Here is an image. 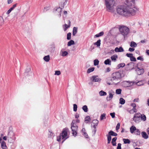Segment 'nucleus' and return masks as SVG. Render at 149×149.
<instances>
[{
	"instance_id": "nucleus-1",
	"label": "nucleus",
	"mask_w": 149,
	"mask_h": 149,
	"mask_svg": "<svg viewBox=\"0 0 149 149\" xmlns=\"http://www.w3.org/2000/svg\"><path fill=\"white\" fill-rule=\"evenodd\" d=\"M125 5L117 6L116 11L117 13L120 15L125 16H130L135 14L136 11L134 8V1L126 0Z\"/></svg>"
},
{
	"instance_id": "nucleus-2",
	"label": "nucleus",
	"mask_w": 149,
	"mask_h": 149,
	"mask_svg": "<svg viewBox=\"0 0 149 149\" xmlns=\"http://www.w3.org/2000/svg\"><path fill=\"white\" fill-rule=\"evenodd\" d=\"M122 77L121 73L119 72H116L112 74L110 80L116 85L120 82Z\"/></svg>"
},
{
	"instance_id": "nucleus-3",
	"label": "nucleus",
	"mask_w": 149,
	"mask_h": 149,
	"mask_svg": "<svg viewBox=\"0 0 149 149\" xmlns=\"http://www.w3.org/2000/svg\"><path fill=\"white\" fill-rule=\"evenodd\" d=\"M67 136V131L65 129H63L62 133H61L59 136H57V141L59 142H60L61 141V139L63 140L62 142V143L68 138V137Z\"/></svg>"
},
{
	"instance_id": "nucleus-4",
	"label": "nucleus",
	"mask_w": 149,
	"mask_h": 149,
	"mask_svg": "<svg viewBox=\"0 0 149 149\" xmlns=\"http://www.w3.org/2000/svg\"><path fill=\"white\" fill-rule=\"evenodd\" d=\"M105 1L107 10L109 11L112 10L113 6L115 3L114 0H105Z\"/></svg>"
},
{
	"instance_id": "nucleus-5",
	"label": "nucleus",
	"mask_w": 149,
	"mask_h": 149,
	"mask_svg": "<svg viewBox=\"0 0 149 149\" xmlns=\"http://www.w3.org/2000/svg\"><path fill=\"white\" fill-rule=\"evenodd\" d=\"M139 83V81L136 83L134 81H123L121 83V85L122 86L125 87H128L132 86L134 83H135L138 86L141 85V84H140Z\"/></svg>"
},
{
	"instance_id": "nucleus-6",
	"label": "nucleus",
	"mask_w": 149,
	"mask_h": 149,
	"mask_svg": "<svg viewBox=\"0 0 149 149\" xmlns=\"http://www.w3.org/2000/svg\"><path fill=\"white\" fill-rule=\"evenodd\" d=\"M71 128L72 131V134L74 136H76L77 131L78 130V127L76 123H75V120H73L71 124Z\"/></svg>"
},
{
	"instance_id": "nucleus-7",
	"label": "nucleus",
	"mask_w": 149,
	"mask_h": 149,
	"mask_svg": "<svg viewBox=\"0 0 149 149\" xmlns=\"http://www.w3.org/2000/svg\"><path fill=\"white\" fill-rule=\"evenodd\" d=\"M119 29L122 34L124 36L127 35L130 31L128 28L124 26H120L119 28Z\"/></svg>"
},
{
	"instance_id": "nucleus-8",
	"label": "nucleus",
	"mask_w": 149,
	"mask_h": 149,
	"mask_svg": "<svg viewBox=\"0 0 149 149\" xmlns=\"http://www.w3.org/2000/svg\"><path fill=\"white\" fill-rule=\"evenodd\" d=\"M8 141L10 143H12L14 142L15 139L14 133L12 132H9L8 135Z\"/></svg>"
},
{
	"instance_id": "nucleus-9",
	"label": "nucleus",
	"mask_w": 149,
	"mask_h": 149,
	"mask_svg": "<svg viewBox=\"0 0 149 149\" xmlns=\"http://www.w3.org/2000/svg\"><path fill=\"white\" fill-rule=\"evenodd\" d=\"M67 1L68 0H64L63 1V6H61V8L59 7L56 9V11L58 12V15L59 17H60L61 16L62 9L64 8V6L66 4Z\"/></svg>"
},
{
	"instance_id": "nucleus-10",
	"label": "nucleus",
	"mask_w": 149,
	"mask_h": 149,
	"mask_svg": "<svg viewBox=\"0 0 149 149\" xmlns=\"http://www.w3.org/2000/svg\"><path fill=\"white\" fill-rule=\"evenodd\" d=\"M139 115H140V113H135L134 114L133 120L136 123H139L140 121L141 116H139Z\"/></svg>"
},
{
	"instance_id": "nucleus-11",
	"label": "nucleus",
	"mask_w": 149,
	"mask_h": 149,
	"mask_svg": "<svg viewBox=\"0 0 149 149\" xmlns=\"http://www.w3.org/2000/svg\"><path fill=\"white\" fill-rule=\"evenodd\" d=\"M134 65V63L133 62H130L128 63L125 67V70L127 71H129L133 69Z\"/></svg>"
},
{
	"instance_id": "nucleus-12",
	"label": "nucleus",
	"mask_w": 149,
	"mask_h": 149,
	"mask_svg": "<svg viewBox=\"0 0 149 149\" xmlns=\"http://www.w3.org/2000/svg\"><path fill=\"white\" fill-rule=\"evenodd\" d=\"M92 81L93 82H100L101 81V79L98 77V76L94 75L92 77Z\"/></svg>"
},
{
	"instance_id": "nucleus-13",
	"label": "nucleus",
	"mask_w": 149,
	"mask_h": 149,
	"mask_svg": "<svg viewBox=\"0 0 149 149\" xmlns=\"http://www.w3.org/2000/svg\"><path fill=\"white\" fill-rule=\"evenodd\" d=\"M136 71L138 75H140L143 74L144 72V70L142 68H140L139 67L137 68Z\"/></svg>"
},
{
	"instance_id": "nucleus-14",
	"label": "nucleus",
	"mask_w": 149,
	"mask_h": 149,
	"mask_svg": "<svg viewBox=\"0 0 149 149\" xmlns=\"http://www.w3.org/2000/svg\"><path fill=\"white\" fill-rule=\"evenodd\" d=\"M114 51L116 52H123L124 50L122 47H120L119 48L118 47H116Z\"/></svg>"
},
{
	"instance_id": "nucleus-15",
	"label": "nucleus",
	"mask_w": 149,
	"mask_h": 149,
	"mask_svg": "<svg viewBox=\"0 0 149 149\" xmlns=\"http://www.w3.org/2000/svg\"><path fill=\"white\" fill-rule=\"evenodd\" d=\"M17 4H14L13 6L11 7L7 11V12L6 13V14H9L13 10L14 8L16 6Z\"/></svg>"
},
{
	"instance_id": "nucleus-16",
	"label": "nucleus",
	"mask_w": 149,
	"mask_h": 149,
	"mask_svg": "<svg viewBox=\"0 0 149 149\" xmlns=\"http://www.w3.org/2000/svg\"><path fill=\"white\" fill-rule=\"evenodd\" d=\"M1 147L2 149H8L6 142L3 141H2L1 142Z\"/></svg>"
},
{
	"instance_id": "nucleus-17",
	"label": "nucleus",
	"mask_w": 149,
	"mask_h": 149,
	"mask_svg": "<svg viewBox=\"0 0 149 149\" xmlns=\"http://www.w3.org/2000/svg\"><path fill=\"white\" fill-rule=\"evenodd\" d=\"M141 134L142 137L145 139H147L148 137V135L145 132H141Z\"/></svg>"
},
{
	"instance_id": "nucleus-18",
	"label": "nucleus",
	"mask_w": 149,
	"mask_h": 149,
	"mask_svg": "<svg viewBox=\"0 0 149 149\" xmlns=\"http://www.w3.org/2000/svg\"><path fill=\"white\" fill-rule=\"evenodd\" d=\"M118 58V56L117 55L115 54L111 57V58L112 61L113 62H116V61L117 59Z\"/></svg>"
},
{
	"instance_id": "nucleus-19",
	"label": "nucleus",
	"mask_w": 149,
	"mask_h": 149,
	"mask_svg": "<svg viewBox=\"0 0 149 149\" xmlns=\"http://www.w3.org/2000/svg\"><path fill=\"white\" fill-rule=\"evenodd\" d=\"M55 134L54 133L51 132V131H49V133L48 134V137L49 138H53L55 136Z\"/></svg>"
},
{
	"instance_id": "nucleus-20",
	"label": "nucleus",
	"mask_w": 149,
	"mask_h": 149,
	"mask_svg": "<svg viewBox=\"0 0 149 149\" xmlns=\"http://www.w3.org/2000/svg\"><path fill=\"white\" fill-rule=\"evenodd\" d=\"M78 27H73L72 31V35L74 36H75L77 32Z\"/></svg>"
},
{
	"instance_id": "nucleus-21",
	"label": "nucleus",
	"mask_w": 149,
	"mask_h": 149,
	"mask_svg": "<svg viewBox=\"0 0 149 149\" xmlns=\"http://www.w3.org/2000/svg\"><path fill=\"white\" fill-rule=\"evenodd\" d=\"M136 129L134 126H132L130 128V132L132 134L134 132Z\"/></svg>"
},
{
	"instance_id": "nucleus-22",
	"label": "nucleus",
	"mask_w": 149,
	"mask_h": 149,
	"mask_svg": "<svg viewBox=\"0 0 149 149\" xmlns=\"http://www.w3.org/2000/svg\"><path fill=\"white\" fill-rule=\"evenodd\" d=\"M117 139V137H115L113 138L112 140L111 143L113 146H116V141Z\"/></svg>"
},
{
	"instance_id": "nucleus-23",
	"label": "nucleus",
	"mask_w": 149,
	"mask_h": 149,
	"mask_svg": "<svg viewBox=\"0 0 149 149\" xmlns=\"http://www.w3.org/2000/svg\"><path fill=\"white\" fill-rule=\"evenodd\" d=\"M108 134H109L111 136H117V134L112 130H110Z\"/></svg>"
},
{
	"instance_id": "nucleus-24",
	"label": "nucleus",
	"mask_w": 149,
	"mask_h": 149,
	"mask_svg": "<svg viewBox=\"0 0 149 149\" xmlns=\"http://www.w3.org/2000/svg\"><path fill=\"white\" fill-rule=\"evenodd\" d=\"M109 96L107 97V100H110L112 99L113 97V94H112L110 92H109Z\"/></svg>"
},
{
	"instance_id": "nucleus-25",
	"label": "nucleus",
	"mask_w": 149,
	"mask_h": 149,
	"mask_svg": "<svg viewBox=\"0 0 149 149\" xmlns=\"http://www.w3.org/2000/svg\"><path fill=\"white\" fill-rule=\"evenodd\" d=\"M101 44V40L99 39L97 41L94 43V45H96L97 47H100Z\"/></svg>"
},
{
	"instance_id": "nucleus-26",
	"label": "nucleus",
	"mask_w": 149,
	"mask_h": 149,
	"mask_svg": "<svg viewBox=\"0 0 149 149\" xmlns=\"http://www.w3.org/2000/svg\"><path fill=\"white\" fill-rule=\"evenodd\" d=\"M104 34V33L103 31H102L99 33L97 34L94 36V38H98L101 36H103Z\"/></svg>"
},
{
	"instance_id": "nucleus-27",
	"label": "nucleus",
	"mask_w": 149,
	"mask_h": 149,
	"mask_svg": "<svg viewBox=\"0 0 149 149\" xmlns=\"http://www.w3.org/2000/svg\"><path fill=\"white\" fill-rule=\"evenodd\" d=\"M104 63L106 65H111V61L109 59H107L104 61Z\"/></svg>"
},
{
	"instance_id": "nucleus-28",
	"label": "nucleus",
	"mask_w": 149,
	"mask_h": 149,
	"mask_svg": "<svg viewBox=\"0 0 149 149\" xmlns=\"http://www.w3.org/2000/svg\"><path fill=\"white\" fill-rule=\"evenodd\" d=\"M91 120L90 117L89 116H87L85 118L84 121L86 123H87L90 121Z\"/></svg>"
},
{
	"instance_id": "nucleus-29",
	"label": "nucleus",
	"mask_w": 149,
	"mask_h": 149,
	"mask_svg": "<svg viewBox=\"0 0 149 149\" xmlns=\"http://www.w3.org/2000/svg\"><path fill=\"white\" fill-rule=\"evenodd\" d=\"M136 43L132 41L131 42L130 46L132 47H135L137 46Z\"/></svg>"
},
{
	"instance_id": "nucleus-30",
	"label": "nucleus",
	"mask_w": 149,
	"mask_h": 149,
	"mask_svg": "<svg viewBox=\"0 0 149 149\" xmlns=\"http://www.w3.org/2000/svg\"><path fill=\"white\" fill-rule=\"evenodd\" d=\"M44 60L46 62H48L50 59L49 56L48 55L45 56L43 58Z\"/></svg>"
},
{
	"instance_id": "nucleus-31",
	"label": "nucleus",
	"mask_w": 149,
	"mask_h": 149,
	"mask_svg": "<svg viewBox=\"0 0 149 149\" xmlns=\"http://www.w3.org/2000/svg\"><path fill=\"white\" fill-rule=\"evenodd\" d=\"M74 41L72 40H71L70 41H69L68 43V46H70L72 45H74Z\"/></svg>"
},
{
	"instance_id": "nucleus-32",
	"label": "nucleus",
	"mask_w": 149,
	"mask_h": 149,
	"mask_svg": "<svg viewBox=\"0 0 149 149\" xmlns=\"http://www.w3.org/2000/svg\"><path fill=\"white\" fill-rule=\"evenodd\" d=\"M125 103V100L123 98H120L119 100V103L121 104H123Z\"/></svg>"
},
{
	"instance_id": "nucleus-33",
	"label": "nucleus",
	"mask_w": 149,
	"mask_h": 149,
	"mask_svg": "<svg viewBox=\"0 0 149 149\" xmlns=\"http://www.w3.org/2000/svg\"><path fill=\"white\" fill-rule=\"evenodd\" d=\"M95 69L94 67H92L88 69L87 70V73H90V72H93Z\"/></svg>"
},
{
	"instance_id": "nucleus-34",
	"label": "nucleus",
	"mask_w": 149,
	"mask_h": 149,
	"mask_svg": "<svg viewBox=\"0 0 149 149\" xmlns=\"http://www.w3.org/2000/svg\"><path fill=\"white\" fill-rule=\"evenodd\" d=\"M123 141L124 144H129L130 142V140L128 139H123Z\"/></svg>"
},
{
	"instance_id": "nucleus-35",
	"label": "nucleus",
	"mask_w": 149,
	"mask_h": 149,
	"mask_svg": "<svg viewBox=\"0 0 149 149\" xmlns=\"http://www.w3.org/2000/svg\"><path fill=\"white\" fill-rule=\"evenodd\" d=\"M139 116H141L140 118H141L142 120H143V121H145L146 120V117L144 114H143V116H142L143 115L140 114V115H139Z\"/></svg>"
},
{
	"instance_id": "nucleus-36",
	"label": "nucleus",
	"mask_w": 149,
	"mask_h": 149,
	"mask_svg": "<svg viewBox=\"0 0 149 149\" xmlns=\"http://www.w3.org/2000/svg\"><path fill=\"white\" fill-rule=\"evenodd\" d=\"M82 109L85 112H87L88 111V108L86 105H85L84 106L82 107Z\"/></svg>"
},
{
	"instance_id": "nucleus-37",
	"label": "nucleus",
	"mask_w": 149,
	"mask_h": 149,
	"mask_svg": "<svg viewBox=\"0 0 149 149\" xmlns=\"http://www.w3.org/2000/svg\"><path fill=\"white\" fill-rule=\"evenodd\" d=\"M125 65V64L124 63H121L118 64V65L117 67L118 68H123L124 67Z\"/></svg>"
},
{
	"instance_id": "nucleus-38",
	"label": "nucleus",
	"mask_w": 149,
	"mask_h": 149,
	"mask_svg": "<svg viewBox=\"0 0 149 149\" xmlns=\"http://www.w3.org/2000/svg\"><path fill=\"white\" fill-rule=\"evenodd\" d=\"M99 94L100 96H105L107 95V93L103 91H101L99 92Z\"/></svg>"
},
{
	"instance_id": "nucleus-39",
	"label": "nucleus",
	"mask_w": 149,
	"mask_h": 149,
	"mask_svg": "<svg viewBox=\"0 0 149 149\" xmlns=\"http://www.w3.org/2000/svg\"><path fill=\"white\" fill-rule=\"evenodd\" d=\"M134 134L136 135H139L140 134V131L138 129H136L134 132Z\"/></svg>"
},
{
	"instance_id": "nucleus-40",
	"label": "nucleus",
	"mask_w": 149,
	"mask_h": 149,
	"mask_svg": "<svg viewBox=\"0 0 149 149\" xmlns=\"http://www.w3.org/2000/svg\"><path fill=\"white\" fill-rule=\"evenodd\" d=\"M99 61L97 59H95L94 61V65L95 66L98 65L99 64Z\"/></svg>"
},
{
	"instance_id": "nucleus-41",
	"label": "nucleus",
	"mask_w": 149,
	"mask_h": 149,
	"mask_svg": "<svg viewBox=\"0 0 149 149\" xmlns=\"http://www.w3.org/2000/svg\"><path fill=\"white\" fill-rule=\"evenodd\" d=\"M137 112V110L135 108H133L131 110L130 112V113H133L134 112Z\"/></svg>"
},
{
	"instance_id": "nucleus-42",
	"label": "nucleus",
	"mask_w": 149,
	"mask_h": 149,
	"mask_svg": "<svg viewBox=\"0 0 149 149\" xmlns=\"http://www.w3.org/2000/svg\"><path fill=\"white\" fill-rule=\"evenodd\" d=\"M122 90L121 89H118L116 90V93L117 94H120L121 93Z\"/></svg>"
},
{
	"instance_id": "nucleus-43",
	"label": "nucleus",
	"mask_w": 149,
	"mask_h": 149,
	"mask_svg": "<svg viewBox=\"0 0 149 149\" xmlns=\"http://www.w3.org/2000/svg\"><path fill=\"white\" fill-rule=\"evenodd\" d=\"M98 123V121L97 120H94L92 121V123L97 125Z\"/></svg>"
},
{
	"instance_id": "nucleus-44",
	"label": "nucleus",
	"mask_w": 149,
	"mask_h": 149,
	"mask_svg": "<svg viewBox=\"0 0 149 149\" xmlns=\"http://www.w3.org/2000/svg\"><path fill=\"white\" fill-rule=\"evenodd\" d=\"M4 23V20L2 17L0 16V26L2 25Z\"/></svg>"
},
{
	"instance_id": "nucleus-45",
	"label": "nucleus",
	"mask_w": 149,
	"mask_h": 149,
	"mask_svg": "<svg viewBox=\"0 0 149 149\" xmlns=\"http://www.w3.org/2000/svg\"><path fill=\"white\" fill-rule=\"evenodd\" d=\"M105 114L104 113H103L100 116V119L101 120H102L104 119H105L106 118V117L105 116Z\"/></svg>"
},
{
	"instance_id": "nucleus-46",
	"label": "nucleus",
	"mask_w": 149,
	"mask_h": 149,
	"mask_svg": "<svg viewBox=\"0 0 149 149\" xmlns=\"http://www.w3.org/2000/svg\"><path fill=\"white\" fill-rule=\"evenodd\" d=\"M71 34L69 32L67 34V39L68 40H70L71 39Z\"/></svg>"
},
{
	"instance_id": "nucleus-47",
	"label": "nucleus",
	"mask_w": 149,
	"mask_h": 149,
	"mask_svg": "<svg viewBox=\"0 0 149 149\" xmlns=\"http://www.w3.org/2000/svg\"><path fill=\"white\" fill-rule=\"evenodd\" d=\"M77 104H73V111L76 112L77 110Z\"/></svg>"
},
{
	"instance_id": "nucleus-48",
	"label": "nucleus",
	"mask_w": 149,
	"mask_h": 149,
	"mask_svg": "<svg viewBox=\"0 0 149 149\" xmlns=\"http://www.w3.org/2000/svg\"><path fill=\"white\" fill-rule=\"evenodd\" d=\"M130 60L131 61H134V62H135L136 61V59L133 56L130 58Z\"/></svg>"
},
{
	"instance_id": "nucleus-49",
	"label": "nucleus",
	"mask_w": 149,
	"mask_h": 149,
	"mask_svg": "<svg viewBox=\"0 0 149 149\" xmlns=\"http://www.w3.org/2000/svg\"><path fill=\"white\" fill-rule=\"evenodd\" d=\"M68 54V52L66 51H65L63 52L62 53V56H65L67 55Z\"/></svg>"
},
{
	"instance_id": "nucleus-50",
	"label": "nucleus",
	"mask_w": 149,
	"mask_h": 149,
	"mask_svg": "<svg viewBox=\"0 0 149 149\" xmlns=\"http://www.w3.org/2000/svg\"><path fill=\"white\" fill-rule=\"evenodd\" d=\"M133 55V54L131 53H127L126 54V56L127 57H129L130 58H131Z\"/></svg>"
},
{
	"instance_id": "nucleus-51",
	"label": "nucleus",
	"mask_w": 149,
	"mask_h": 149,
	"mask_svg": "<svg viewBox=\"0 0 149 149\" xmlns=\"http://www.w3.org/2000/svg\"><path fill=\"white\" fill-rule=\"evenodd\" d=\"M120 124L119 123H118L116 127V131H118L120 128Z\"/></svg>"
},
{
	"instance_id": "nucleus-52",
	"label": "nucleus",
	"mask_w": 149,
	"mask_h": 149,
	"mask_svg": "<svg viewBox=\"0 0 149 149\" xmlns=\"http://www.w3.org/2000/svg\"><path fill=\"white\" fill-rule=\"evenodd\" d=\"M61 74V72L60 71L58 70H56V71L55 72V75H59Z\"/></svg>"
},
{
	"instance_id": "nucleus-53",
	"label": "nucleus",
	"mask_w": 149,
	"mask_h": 149,
	"mask_svg": "<svg viewBox=\"0 0 149 149\" xmlns=\"http://www.w3.org/2000/svg\"><path fill=\"white\" fill-rule=\"evenodd\" d=\"M64 26L65 27V28H64V30L65 31H66V29L70 27V25H67L66 24H64Z\"/></svg>"
},
{
	"instance_id": "nucleus-54",
	"label": "nucleus",
	"mask_w": 149,
	"mask_h": 149,
	"mask_svg": "<svg viewBox=\"0 0 149 149\" xmlns=\"http://www.w3.org/2000/svg\"><path fill=\"white\" fill-rule=\"evenodd\" d=\"M49 7H46L44 8L43 12H45L47 10H49Z\"/></svg>"
},
{
	"instance_id": "nucleus-55",
	"label": "nucleus",
	"mask_w": 149,
	"mask_h": 149,
	"mask_svg": "<svg viewBox=\"0 0 149 149\" xmlns=\"http://www.w3.org/2000/svg\"><path fill=\"white\" fill-rule=\"evenodd\" d=\"M121 144L120 143H118V146L117 148V149H121Z\"/></svg>"
},
{
	"instance_id": "nucleus-56",
	"label": "nucleus",
	"mask_w": 149,
	"mask_h": 149,
	"mask_svg": "<svg viewBox=\"0 0 149 149\" xmlns=\"http://www.w3.org/2000/svg\"><path fill=\"white\" fill-rule=\"evenodd\" d=\"M83 135L86 138H88V135L86 132L83 133Z\"/></svg>"
},
{
	"instance_id": "nucleus-57",
	"label": "nucleus",
	"mask_w": 149,
	"mask_h": 149,
	"mask_svg": "<svg viewBox=\"0 0 149 149\" xmlns=\"http://www.w3.org/2000/svg\"><path fill=\"white\" fill-rule=\"evenodd\" d=\"M110 115L112 118H113L115 117V113L114 112L110 113Z\"/></svg>"
},
{
	"instance_id": "nucleus-58",
	"label": "nucleus",
	"mask_w": 149,
	"mask_h": 149,
	"mask_svg": "<svg viewBox=\"0 0 149 149\" xmlns=\"http://www.w3.org/2000/svg\"><path fill=\"white\" fill-rule=\"evenodd\" d=\"M137 59L138 60H141L143 61V58L141 56H139L137 58Z\"/></svg>"
},
{
	"instance_id": "nucleus-59",
	"label": "nucleus",
	"mask_w": 149,
	"mask_h": 149,
	"mask_svg": "<svg viewBox=\"0 0 149 149\" xmlns=\"http://www.w3.org/2000/svg\"><path fill=\"white\" fill-rule=\"evenodd\" d=\"M107 139L111 140V136L109 134H108V135H107Z\"/></svg>"
},
{
	"instance_id": "nucleus-60",
	"label": "nucleus",
	"mask_w": 149,
	"mask_h": 149,
	"mask_svg": "<svg viewBox=\"0 0 149 149\" xmlns=\"http://www.w3.org/2000/svg\"><path fill=\"white\" fill-rule=\"evenodd\" d=\"M134 49L132 48H130L129 49V51L130 52H132L134 50Z\"/></svg>"
},
{
	"instance_id": "nucleus-61",
	"label": "nucleus",
	"mask_w": 149,
	"mask_h": 149,
	"mask_svg": "<svg viewBox=\"0 0 149 149\" xmlns=\"http://www.w3.org/2000/svg\"><path fill=\"white\" fill-rule=\"evenodd\" d=\"M131 105L133 108H135L136 106V104L134 103H131Z\"/></svg>"
},
{
	"instance_id": "nucleus-62",
	"label": "nucleus",
	"mask_w": 149,
	"mask_h": 149,
	"mask_svg": "<svg viewBox=\"0 0 149 149\" xmlns=\"http://www.w3.org/2000/svg\"><path fill=\"white\" fill-rule=\"evenodd\" d=\"M79 117V115L78 114V113H76L75 115V117L76 118H77Z\"/></svg>"
},
{
	"instance_id": "nucleus-63",
	"label": "nucleus",
	"mask_w": 149,
	"mask_h": 149,
	"mask_svg": "<svg viewBox=\"0 0 149 149\" xmlns=\"http://www.w3.org/2000/svg\"><path fill=\"white\" fill-rule=\"evenodd\" d=\"M139 100L138 98H136L134 100V102H138Z\"/></svg>"
},
{
	"instance_id": "nucleus-64",
	"label": "nucleus",
	"mask_w": 149,
	"mask_h": 149,
	"mask_svg": "<svg viewBox=\"0 0 149 149\" xmlns=\"http://www.w3.org/2000/svg\"><path fill=\"white\" fill-rule=\"evenodd\" d=\"M13 0H8V4H10L12 3L13 2Z\"/></svg>"
}]
</instances>
